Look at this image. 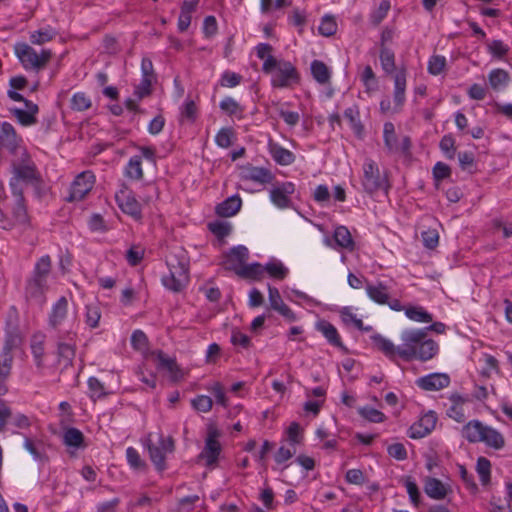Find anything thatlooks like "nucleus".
<instances>
[{
	"label": "nucleus",
	"instance_id": "nucleus-43",
	"mask_svg": "<svg viewBox=\"0 0 512 512\" xmlns=\"http://www.w3.org/2000/svg\"><path fill=\"white\" fill-rule=\"evenodd\" d=\"M125 175L133 180H140L143 177L142 160L140 156H133L125 167Z\"/></svg>",
	"mask_w": 512,
	"mask_h": 512
},
{
	"label": "nucleus",
	"instance_id": "nucleus-63",
	"mask_svg": "<svg viewBox=\"0 0 512 512\" xmlns=\"http://www.w3.org/2000/svg\"><path fill=\"white\" fill-rule=\"evenodd\" d=\"M390 1L388 0H383L378 8L373 11L371 13V21L374 23V24H379L388 14L389 10H390Z\"/></svg>",
	"mask_w": 512,
	"mask_h": 512
},
{
	"label": "nucleus",
	"instance_id": "nucleus-49",
	"mask_svg": "<svg viewBox=\"0 0 512 512\" xmlns=\"http://www.w3.org/2000/svg\"><path fill=\"white\" fill-rule=\"evenodd\" d=\"M337 27L338 26L335 17L331 15H325L321 19L318 30L321 35L328 37L336 33Z\"/></svg>",
	"mask_w": 512,
	"mask_h": 512
},
{
	"label": "nucleus",
	"instance_id": "nucleus-6",
	"mask_svg": "<svg viewBox=\"0 0 512 512\" xmlns=\"http://www.w3.org/2000/svg\"><path fill=\"white\" fill-rule=\"evenodd\" d=\"M14 52L18 60L26 70L39 71L43 69L52 57L49 49H43L39 53L27 43H16Z\"/></svg>",
	"mask_w": 512,
	"mask_h": 512
},
{
	"label": "nucleus",
	"instance_id": "nucleus-33",
	"mask_svg": "<svg viewBox=\"0 0 512 512\" xmlns=\"http://www.w3.org/2000/svg\"><path fill=\"white\" fill-rule=\"evenodd\" d=\"M241 205V198L238 195H232L216 207V212L222 217H231L240 210Z\"/></svg>",
	"mask_w": 512,
	"mask_h": 512
},
{
	"label": "nucleus",
	"instance_id": "nucleus-61",
	"mask_svg": "<svg viewBox=\"0 0 512 512\" xmlns=\"http://www.w3.org/2000/svg\"><path fill=\"white\" fill-rule=\"evenodd\" d=\"M181 118L193 122L197 116V107L193 100L187 99L181 107Z\"/></svg>",
	"mask_w": 512,
	"mask_h": 512
},
{
	"label": "nucleus",
	"instance_id": "nucleus-12",
	"mask_svg": "<svg viewBox=\"0 0 512 512\" xmlns=\"http://www.w3.org/2000/svg\"><path fill=\"white\" fill-rule=\"evenodd\" d=\"M115 200L123 213L131 216L135 220L141 219V205L127 186L123 185L116 192Z\"/></svg>",
	"mask_w": 512,
	"mask_h": 512
},
{
	"label": "nucleus",
	"instance_id": "nucleus-4",
	"mask_svg": "<svg viewBox=\"0 0 512 512\" xmlns=\"http://www.w3.org/2000/svg\"><path fill=\"white\" fill-rule=\"evenodd\" d=\"M262 70L271 75V85L274 88H288L300 80L296 67L284 59L270 57L263 62Z\"/></svg>",
	"mask_w": 512,
	"mask_h": 512
},
{
	"label": "nucleus",
	"instance_id": "nucleus-58",
	"mask_svg": "<svg viewBox=\"0 0 512 512\" xmlns=\"http://www.w3.org/2000/svg\"><path fill=\"white\" fill-rule=\"evenodd\" d=\"M361 81L365 86L367 92H372L377 89V80L370 66H366L364 68L361 75Z\"/></svg>",
	"mask_w": 512,
	"mask_h": 512
},
{
	"label": "nucleus",
	"instance_id": "nucleus-64",
	"mask_svg": "<svg viewBox=\"0 0 512 512\" xmlns=\"http://www.w3.org/2000/svg\"><path fill=\"white\" fill-rule=\"evenodd\" d=\"M153 78L142 77L140 83L135 87L134 95L138 99H142L151 93V85Z\"/></svg>",
	"mask_w": 512,
	"mask_h": 512
},
{
	"label": "nucleus",
	"instance_id": "nucleus-31",
	"mask_svg": "<svg viewBox=\"0 0 512 512\" xmlns=\"http://www.w3.org/2000/svg\"><path fill=\"white\" fill-rule=\"evenodd\" d=\"M57 34L58 32L55 28L50 25H46L37 30L31 31L29 33V39L33 45H43L52 41Z\"/></svg>",
	"mask_w": 512,
	"mask_h": 512
},
{
	"label": "nucleus",
	"instance_id": "nucleus-30",
	"mask_svg": "<svg viewBox=\"0 0 512 512\" xmlns=\"http://www.w3.org/2000/svg\"><path fill=\"white\" fill-rule=\"evenodd\" d=\"M310 70L313 79L320 85H327L330 83L332 71L321 60H313L310 65Z\"/></svg>",
	"mask_w": 512,
	"mask_h": 512
},
{
	"label": "nucleus",
	"instance_id": "nucleus-37",
	"mask_svg": "<svg viewBox=\"0 0 512 512\" xmlns=\"http://www.w3.org/2000/svg\"><path fill=\"white\" fill-rule=\"evenodd\" d=\"M404 313L409 320L417 323H430L433 320L432 314L419 305L406 306Z\"/></svg>",
	"mask_w": 512,
	"mask_h": 512
},
{
	"label": "nucleus",
	"instance_id": "nucleus-62",
	"mask_svg": "<svg viewBox=\"0 0 512 512\" xmlns=\"http://www.w3.org/2000/svg\"><path fill=\"white\" fill-rule=\"evenodd\" d=\"M207 389L211 391L216 399V402L220 404L223 407H226L228 405L227 397L223 388V385L220 382H213L211 383Z\"/></svg>",
	"mask_w": 512,
	"mask_h": 512
},
{
	"label": "nucleus",
	"instance_id": "nucleus-11",
	"mask_svg": "<svg viewBox=\"0 0 512 512\" xmlns=\"http://www.w3.org/2000/svg\"><path fill=\"white\" fill-rule=\"evenodd\" d=\"M37 170L33 162L26 161L13 167V177L10 186L15 195L22 194L20 183H33L37 180Z\"/></svg>",
	"mask_w": 512,
	"mask_h": 512
},
{
	"label": "nucleus",
	"instance_id": "nucleus-26",
	"mask_svg": "<svg viewBox=\"0 0 512 512\" xmlns=\"http://www.w3.org/2000/svg\"><path fill=\"white\" fill-rule=\"evenodd\" d=\"M268 149L273 160L279 165L288 166L295 161V155L278 143L270 141L268 143Z\"/></svg>",
	"mask_w": 512,
	"mask_h": 512
},
{
	"label": "nucleus",
	"instance_id": "nucleus-46",
	"mask_svg": "<svg viewBox=\"0 0 512 512\" xmlns=\"http://www.w3.org/2000/svg\"><path fill=\"white\" fill-rule=\"evenodd\" d=\"M380 63L385 73L391 74L395 70V55L394 52L387 48L381 47L380 49Z\"/></svg>",
	"mask_w": 512,
	"mask_h": 512
},
{
	"label": "nucleus",
	"instance_id": "nucleus-15",
	"mask_svg": "<svg viewBox=\"0 0 512 512\" xmlns=\"http://www.w3.org/2000/svg\"><path fill=\"white\" fill-rule=\"evenodd\" d=\"M450 382L451 379L448 374L434 372L417 378L415 384L424 391L436 392L447 388Z\"/></svg>",
	"mask_w": 512,
	"mask_h": 512
},
{
	"label": "nucleus",
	"instance_id": "nucleus-29",
	"mask_svg": "<svg viewBox=\"0 0 512 512\" xmlns=\"http://www.w3.org/2000/svg\"><path fill=\"white\" fill-rule=\"evenodd\" d=\"M510 74L501 68L492 69L488 74V83L494 91L504 90L510 83Z\"/></svg>",
	"mask_w": 512,
	"mask_h": 512
},
{
	"label": "nucleus",
	"instance_id": "nucleus-54",
	"mask_svg": "<svg viewBox=\"0 0 512 512\" xmlns=\"http://www.w3.org/2000/svg\"><path fill=\"white\" fill-rule=\"evenodd\" d=\"M488 52L496 58H503L509 52V46L502 40H492L487 44Z\"/></svg>",
	"mask_w": 512,
	"mask_h": 512
},
{
	"label": "nucleus",
	"instance_id": "nucleus-35",
	"mask_svg": "<svg viewBox=\"0 0 512 512\" xmlns=\"http://www.w3.org/2000/svg\"><path fill=\"white\" fill-rule=\"evenodd\" d=\"M344 117L349 121L350 127L358 138L364 136V126L360 120V111L357 105L348 107L344 111Z\"/></svg>",
	"mask_w": 512,
	"mask_h": 512
},
{
	"label": "nucleus",
	"instance_id": "nucleus-52",
	"mask_svg": "<svg viewBox=\"0 0 512 512\" xmlns=\"http://www.w3.org/2000/svg\"><path fill=\"white\" fill-rule=\"evenodd\" d=\"M242 81V76L236 72L226 70L222 73L219 83L222 87L234 88Z\"/></svg>",
	"mask_w": 512,
	"mask_h": 512
},
{
	"label": "nucleus",
	"instance_id": "nucleus-57",
	"mask_svg": "<svg viewBox=\"0 0 512 512\" xmlns=\"http://www.w3.org/2000/svg\"><path fill=\"white\" fill-rule=\"evenodd\" d=\"M13 363V353L3 352L0 354V379H7L10 375Z\"/></svg>",
	"mask_w": 512,
	"mask_h": 512
},
{
	"label": "nucleus",
	"instance_id": "nucleus-41",
	"mask_svg": "<svg viewBox=\"0 0 512 512\" xmlns=\"http://www.w3.org/2000/svg\"><path fill=\"white\" fill-rule=\"evenodd\" d=\"M333 238L338 246L345 249H353L354 242L350 231L345 226H338L334 230Z\"/></svg>",
	"mask_w": 512,
	"mask_h": 512
},
{
	"label": "nucleus",
	"instance_id": "nucleus-60",
	"mask_svg": "<svg viewBox=\"0 0 512 512\" xmlns=\"http://www.w3.org/2000/svg\"><path fill=\"white\" fill-rule=\"evenodd\" d=\"M233 136L231 128H221L215 136V143L221 148H228L232 144Z\"/></svg>",
	"mask_w": 512,
	"mask_h": 512
},
{
	"label": "nucleus",
	"instance_id": "nucleus-14",
	"mask_svg": "<svg viewBox=\"0 0 512 512\" xmlns=\"http://www.w3.org/2000/svg\"><path fill=\"white\" fill-rule=\"evenodd\" d=\"M437 415L433 411L424 413L415 421L408 430V436L412 439H421L429 435L436 426Z\"/></svg>",
	"mask_w": 512,
	"mask_h": 512
},
{
	"label": "nucleus",
	"instance_id": "nucleus-36",
	"mask_svg": "<svg viewBox=\"0 0 512 512\" xmlns=\"http://www.w3.org/2000/svg\"><path fill=\"white\" fill-rule=\"evenodd\" d=\"M450 400L452 405L447 411L448 416L457 422H463L466 419L464 405L467 400L459 394H452Z\"/></svg>",
	"mask_w": 512,
	"mask_h": 512
},
{
	"label": "nucleus",
	"instance_id": "nucleus-51",
	"mask_svg": "<svg viewBox=\"0 0 512 512\" xmlns=\"http://www.w3.org/2000/svg\"><path fill=\"white\" fill-rule=\"evenodd\" d=\"M89 396L92 399H100L107 395V391L103 383H101L96 377H90L88 379Z\"/></svg>",
	"mask_w": 512,
	"mask_h": 512
},
{
	"label": "nucleus",
	"instance_id": "nucleus-1",
	"mask_svg": "<svg viewBox=\"0 0 512 512\" xmlns=\"http://www.w3.org/2000/svg\"><path fill=\"white\" fill-rule=\"evenodd\" d=\"M375 347L391 360L397 358L410 362L418 360L426 362L439 352V345L433 339L427 338L426 329L407 328L400 334L401 343H394L380 334L371 337Z\"/></svg>",
	"mask_w": 512,
	"mask_h": 512
},
{
	"label": "nucleus",
	"instance_id": "nucleus-19",
	"mask_svg": "<svg viewBox=\"0 0 512 512\" xmlns=\"http://www.w3.org/2000/svg\"><path fill=\"white\" fill-rule=\"evenodd\" d=\"M272 180L273 175L268 169L263 167H249L242 173L241 185L246 186L249 182L265 185L271 183Z\"/></svg>",
	"mask_w": 512,
	"mask_h": 512
},
{
	"label": "nucleus",
	"instance_id": "nucleus-28",
	"mask_svg": "<svg viewBox=\"0 0 512 512\" xmlns=\"http://www.w3.org/2000/svg\"><path fill=\"white\" fill-rule=\"evenodd\" d=\"M304 432L299 423L292 422L285 430L284 437L281 440L289 447H293L297 450V447L303 443Z\"/></svg>",
	"mask_w": 512,
	"mask_h": 512
},
{
	"label": "nucleus",
	"instance_id": "nucleus-44",
	"mask_svg": "<svg viewBox=\"0 0 512 512\" xmlns=\"http://www.w3.org/2000/svg\"><path fill=\"white\" fill-rule=\"evenodd\" d=\"M101 318V309L98 303H90L85 307V322L90 328H96Z\"/></svg>",
	"mask_w": 512,
	"mask_h": 512
},
{
	"label": "nucleus",
	"instance_id": "nucleus-9",
	"mask_svg": "<svg viewBox=\"0 0 512 512\" xmlns=\"http://www.w3.org/2000/svg\"><path fill=\"white\" fill-rule=\"evenodd\" d=\"M219 438V430L215 427H209L204 448L199 454V459L203 460L205 465L211 468L217 465L222 451V445L219 441Z\"/></svg>",
	"mask_w": 512,
	"mask_h": 512
},
{
	"label": "nucleus",
	"instance_id": "nucleus-55",
	"mask_svg": "<svg viewBox=\"0 0 512 512\" xmlns=\"http://www.w3.org/2000/svg\"><path fill=\"white\" fill-rule=\"evenodd\" d=\"M446 67V58L442 55H433L428 61V72L432 75L441 74Z\"/></svg>",
	"mask_w": 512,
	"mask_h": 512
},
{
	"label": "nucleus",
	"instance_id": "nucleus-2",
	"mask_svg": "<svg viewBox=\"0 0 512 512\" xmlns=\"http://www.w3.org/2000/svg\"><path fill=\"white\" fill-rule=\"evenodd\" d=\"M249 250L244 245L232 247L223 255L222 266L241 278L252 280L260 275V263L248 264Z\"/></svg>",
	"mask_w": 512,
	"mask_h": 512
},
{
	"label": "nucleus",
	"instance_id": "nucleus-23",
	"mask_svg": "<svg viewBox=\"0 0 512 512\" xmlns=\"http://www.w3.org/2000/svg\"><path fill=\"white\" fill-rule=\"evenodd\" d=\"M424 491L428 497L434 500L444 499L448 492L449 486L433 477H427L424 480Z\"/></svg>",
	"mask_w": 512,
	"mask_h": 512
},
{
	"label": "nucleus",
	"instance_id": "nucleus-53",
	"mask_svg": "<svg viewBox=\"0 0 512 512\" xmlns=\"http://www.w3.org/2000/svg\"><path fill=\"white\" fill-rule=\"evenodd\" d=\"M191 405L198 412L208 413L212 409L213 401L207 395H198L191 400Z\"/></svg>",
	"mask_w": 512,
	"mask_h": 512
},
{
	"label": "nucleus",
	"instance_id": "nucleus-8",
	"mask_svg": "<svg viewBox=\"0 0 512 512\" xmlns=\"http://www.w3.org/2000/svg\"><path fill=\"white\" fill-rule=\"evenodd\" d=\"M362 186L369 194L380 190L388 191V181L385 176H381L379 167L373 160H366L363 164Z\"/></svg>",
	"mask_w": 512,
	"mask_h": 512
},
{
	"label": "nucleus",
	"instance_id": "nucleus-17",
	"mask_svg": "<svg viewBox=\"0 0 512 512\" xmlns=\"http://www.w3.org/2000/svg\"><path fill=\"white\" fill-rule=\"evenodd\" d=\"M68 300L65 296H61L52 304L48 315V325L53 329H59L68 320Z\"/></svg>",
	"mask_w": 512,
	"mask_h": 512
},
{
	"label": "nucleus",
	"instance_id": "nucleus-24",
	"mask_svg": "<svg viewBox=\"0 0 512 512\" xmlns=\"http://www.w3.org/2000/svg\"><path fill=\"white\" fill-rule=\"evenodd\" d=\"M11 112L22 125L30 126L36 123L38 106L31 101H25V109L13 108Z\"/></svg>",
	"mask_w": 512,
	"mask_h": 512
},
{
	"label": "nucleus",
	"instance_id": "nucleus-45",
	"mask_svg": "<svg viewBox=\"0 0 512 512\" xmlns=\"http://www.w3.org/2000/svg\"><path fill=\"white\" fill-rule=\"evenodd\" d=\"M358 414L365 420L371 423H382L386 420L383 412L370 406H363L358 408Z\"/></svg>",
	"mask_w": 512,
	"mask_h": 512
},
{
	"label": "nucleus",
	"instance_id": "nucleus-21",
	"mask_svg": "<svg viewBox=\"0 0 512 512\" xmlns=\"http://www.w3.org/2000/svg\"><path fill=\"white\" fill-rule=\"evenodd\" d=\"M265 273L275 280H283L287 277L289 269L281 261L271 260L265 265L260 264V275L257 276V278H252V280H262L264 278Z\"/></svg>",
	"mask_w": 512,
	"mask_h": 512
},
{
	"label": "nucleus",
	"instance_id": "nucleus-47",
	"mask_svg": "<svg viewBox=\"0 0 512 512\" xmlns=\"http://www.w3.org/2000/svg\"><path fill=\"white\" fill-rule=\"evenodd\" d=\"M21 195H16L17 201L13 209V217L15 224L25 226L28 224L29 218Z\"/></svg>",
	"mask_w": 512,
	"mask_h": 512
},
{
	"label": "nucleus",
	"instance_id": "nucleus-32",
	"mask_svg": "<svg viewBox=\"0 0 512 512\" xmlns=\"http://www.w3.org/2000/svg\"><path fill=\"white\" fill-rule=\"evenodd\" d=\"M486 425L478 420L469 421L462 430L463 436L471 443L482 442Z\"/></svg>",
	"mask_w": 512,
	"mask_h": 512
},
{
	"label": "nucleus",
	"instance_id": "nucleus-50",
	"mask_svg": "<svg viewBox=\"0 0 512 512\" xmlns=\"http://www.w3.org/2000/svg\"><path fill=\"white\" fill-rule=\"evenodd\" d=\"M91 99L84 92H77L72 96L71 108L76 111H85L91 107Z\"/></svg>",
	"mask_w": 512,
	"mask_h": 512
},
{
	"label": "nucleus",
	"instance_id": "nucleus-56",
	"mask_svg": "<svg viewBox=\"0 0 512 512\" xmlns=\"http://www.w3.org/2000/svg\"><path fill=\"white\" fill-rule=\"evenodd\" d=\"M44 336L43 335H35L32 339L31 343V352L35 358L36 364L38 366L41 365L42 357L44 355Z\"/></svg>",
	"mask_w": 512,
	"mask_h": 512
},
{
	"label": "nucleus",
	"instance_id": "nucleus-38",
	"mask_svg": "<svg viewBox=\"0 0 512 512\" xmlns=\"http://www.w3.org/2000/svg\"><path fill=\"white\" fill-rule=\"evenodd\" d=\"M317 328L331 345L336 347L342 346L341 338L334 325L327 321H321L318 323Z\"/></svg>",
	"mask_w": 512,
	"mask_h": 512
},
{
	"label": "nucleus",
	"instance_id": "nucleus-10",
	"mask_svg": "<svg viewBox=\"0 0 512 512\" xmlns=\"http://www.w3.org/2000/svg\"><path fill=\"white\" fill-rule=\"evenodd\" d=\"M295 191L296 187L293 182H276L269 190V198L278 209H288L293 206L292 196Z\"/></svg>",
	"mask_w": 512,
	"mask_h": 512
},
{
	"label": "nucleus",
	"instance_id": "nucleus-34",
	"mask_svg": "<svg viewBox=\"0 0 512 512\" xmlns=\"http://www.w3.org/2000/svg\"><path fill=\"white\" fill-rule=\"evenodd\" d=\"M62 440L67 448L77 450L83 447L84 435L79 429L69 427L63 431Z\"/></svg>",
	"mask_w": 512,
	"mask_h": 512
},
{
	"label": "nucleus",
	"instance_id": "nucleus-22",
	"mask_svg": "<svg viewBox=\"0 0 512 512\" xmlns=\"http://www.w3.org/2000/svg\"><path fill=\"white\" fill-rule=\"evenodd\" d=\"M158 369L165 370L172 381H179L184 377L182 369L177 365L174 358L158 351L155 353Z\"/></svg>",
	"mask_w": 512,
	"mask_h": 512
},
{
	"label": "nucleus",
	"instance_id": "nucleus-48",
	"mask_svg": "<svg viewBox=\"0 0 512 512\" xmlns=\"http://www.w3.org/2000/svg\"><path fill=\"white\" fill-rule=\"evenodd\" d=\"M476 471L482 485H488L491 476V463L485 457H479L476 463Z\"/></svg>",
	"mask_w": 512,
	"mask_h": 512
},
{
	"label": "nucleus",
	"instance_id": "nucleus-27",
	"mask_svg": "<svg viewBox=\"0 0 512 512\" xmlns=\"http://www.w3.org/2000/svg\"><path fill=\"white\" fill-rule=\"evenodd\" d=\"M366 293L372 301L379 305L388 303L389 287L383 282L368 283L366 285Z\"/></svg>",
	"mask_w": 512,
	"mask_h": 512
},
{
	"label": "nucleus",
	"instance_id": "nucleus-42",
	"mask_svg": "<svg viewBox=\"0 0 512 512\" xmlns=\"http://www.w3.org/2000/svg\"><path fill=\"white\" fill-rule=\"evenodd\" d=\"M482 442L494 449H501L505 444L503 436L489 426H486L484 430Z\"/></svg>",
	"mask_w": 512,
	"mask_h": 512
},
{
	"label": "nucleus",
	"instance_id": "nucleus-20",
	"mask_svg": "<svg viewBox=\"0 0 512 512\" xmlns=\"http://www.w3.org/2000/svg\"><path fill=\"white\" fill-rule=\"evenodd\" d=\"M268 299L273 310L277 311L290 322L296 320L295 313L284 303L279 290L276 287L268 285Z\"/></svg>",
	"mask_w": 512,
	"mask_h": 512
},
{
	"label": "nucleus",
	"instance_id": "nucleus-13",
	"mask_svg": "<svg viewBox=\"0 0 512 512\" xmlns=\"http://www.w3.org/2000/svg\"><path fill=\"white\" fill-rule=\"evenodd\" d=\"M95 176L91 171L81 172L71 184L70 201L82 200L93 188Z\"/></svg>",
	"mask_w": 512,
	"mask_h": 512
},
{
	"label": "nucleus",
	"instance_id": "nucleus-59",
	"mask_svg": "<svg viewBox=\"0 0 512 512\" xmlns=\"http://www.w3.org/2000/svg\"><path fill=\"white\" fill-rule=\"evenodd\" d=\"M290 5L291 0H260V10L262 13H269Z\"/></svg>",
	"mask_w": 512,
	"mask_h": 512
},
{
	"label": "nucleus",
	"instance_id": "nucleus-7",
	"mask_svg": "<svg viewBox=\"0 0 512 512\" xmlns=\"http://www.w3.org/2000/svg\"><path fill=\"white\" fill-rule=\"evenodd\" d=\"M146 447L149 452L150 459L156 469L163 471L166 468V457L174 450V441L170 436H164L162 433L154 435L150 433L146 439Z\"/></svg>",
	"mask_w": 512,
	"mask_h": 512
},
{
	"label": "nucleus",
	"instance_id": "nucleus-40",
	"mask_svg": "<svg viewBox=\"0 0 512 512\" xmlns=\"http://www.w3.org/2000/svg\"><path fill=\"white\" fill-rule=\"evenodd\" d=\"M220 109L229 116H235L238 119L243 117L244 109L232 97H225L220 101Z\"/></svg>",
	"mask_w": 512,
	"mask_h": 512
},
{
	"label": "nucleus",
	"instance_id": "nucleus-39",
	"mask_svg": "<svg viewBox=\"0 0 512 512\" xmlns=\"http://www.w3.org/2000/svg\"><path fill=\"white\" fill-rule=\"evenodd\" d=\"M296 452V449L281 442L280 447L274 454V461L282 469H286L289 466L288 461L296 454Z\"/></svg>",
	"mask_w": 512,
	"mask_h": 512
},
{
	"label": "nucleus",
	"instance_id": "nucleus-18",
	"mask_svg": "<svg viewBox=\"0 0 512 512\" xmlns=\"http://www.w3.org/2000/svg\"><path fill=\"white\" fill-rule=\"evenodd\" d=\"M394 91L393 103L394 110L401 111L406 101L407 73L404 67L400 68L393 76Z\"/></svg>",
	"mask_w": 512,
	"mask_h": 512
},
{
	"label": "nucleus",
	"instance_id": "nucleus-16",
	"mask_svg": "<svg viewBox=\"0 0 512 512\" xmlns=\"http://www.w3.org/2000/svg\"><path fill=\"white\" fill-rule=\"evenodd\" d=\"M383 140L386 148L391 153H396L399 151L406 152L410 148V140L408 137H404L402 141L399 142L395 132V126L392 122L384 123Z\"/></svg>",
	"mask_w": 512,
	"mask_h": 512
},
{
	"label": "nucleus",
	"instance_id": "nucleus-3",
	"mask_svg": "<svg viewBox=\"0 0 512 512\" xmlns=\"http://www.w3.org/2000/svg\"><path fill=\"white\" fill-rule=\"evenodd\" d=\"M52 261L49 255L40 257L35 263L30 278L26 281L25 297L28 300H44L48 291V278L51 273Z\"/></svg>",
	"mask_w": 512,
	"mask_h": 512
},
{
	"label": "nucleus",
	"instance_id": "nucleus-25",
	"mask_svg": "<svg viewBox=\"0 0 512 512\" xmlns=\"http://www.w3.org/2000/svg\"><path fill=\"white\" fill-rule=\"evenodd\" d=\"M18 141V136L12 124L2 122L0 125V148L14 151L18 145Z\"/></svg>",
	"mask_w": 512,
	"mask_h": 512
},
{
	"label": "nucleus",
	"instance_id": "nucleus-5",
	"mask_svg": "<svg viewBox=\"0 0 512 512\" xmlns=\"http://www.w3.org/2000/svg\"><path fill=\"white\" fill-rule=\"evenodd\" d=\"M169 268L168 274L162 277V284L174 292L181 291L188 283V261L183 251L170 254L166 260Z\"/></svg>",
	"mask_w": 512,
	"mask_h": 512
}]
</instances>
